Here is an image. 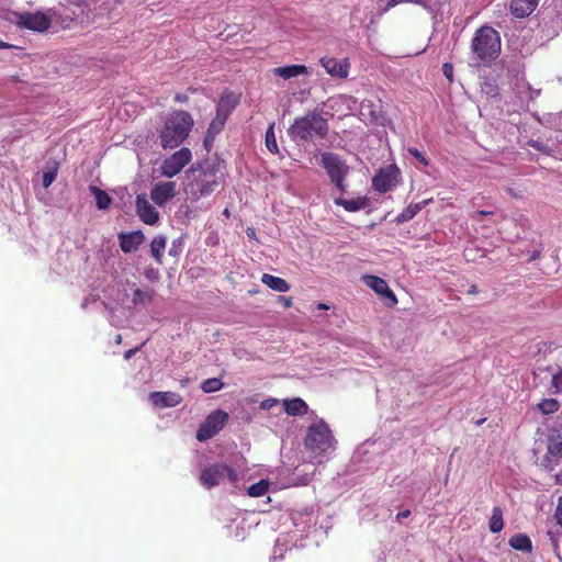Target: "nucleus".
<instances>
[{
  "label": "nucleus",
  "instance_id": "f257e3e1",
  "mask_svg": "<svg viewBox=\"0 0 562 562\" xmlns=\"http://www.w3.org/2000/svg\"><path fill=\"white\" fill-rule=\"evenodd\" d=\"M184 192L190 201H199L212 194L222 183L220 165L205 160L193 164L186 171Z\"/></svg>",
  "mask_w": 562,
  "mask_h": 562
},
{
  "label": "nucleus",
  "instance_id": "f03ea898",
  "mask_svg": "<svg viewBox=\"0 0 562 562\" xmlns=\"http://www.w3.org/2000/svg\"><path fill=\"white\" fill-rule=\"evenodd\" d=\"M329 132V125L317 111H308L305 115L294 120L288 130L290 138L294 142L314 143L324 139Z\"/></svg>",
  "mask_w": 562,
  "mask_h": 562
},
{
  "label": "nucleus",
  "instance_id": "7ed1b4c3",
  "mask_svg": "<svg viewBox=\"0 0 562 562\" xmlns=\"http://www.w3.org/2000/svg\"><path fill=\"white\" fill-rule=\"evenodd\" d=\"M193 127L192 115L184 110L171 112L159 133L160 145L164 149H172L182 144Z\"/></svg>",
  "mask_w": 562,
  "mask_h": 562
},
{
  "label": "nucleus",
  "instance_id": "20e7f679",
  "mask_svg": "<svg viewBox=\"0 0 562 562\" xmlns=\"http://www.w3.org/2000/svg\"><path fill=\"white\" fill-rule=\"evenodd\" d=\"M501 45L499 33L493 27L484 25L475 31L471 48L476 59L484 65H490L499 56Z\"/></svg>",
  "mask_w": 562,
  "mask_h": 562
},
{
  "label": "nucleus",
  "instance_id": "39448f33",
  "mask_svg": "<svg viewBox=\"0 0 562 562\" xmlns=\"http://www.w3.org/2000/svg\"><path fill=\"white\" fill-rule=\"evenodd\" d=\"M336 443L333 431L324 419H319L307 427L304 446L308 451L319 454L325 453L335 449Z\"/></svg>",
  "mask_w": 562,
  "mask_h": 562
},
{
  "label": "nucleus",
  "instance_id": "423d86ee",
  "mask_svg": "<svg viewBox=\"0 0 562 562\" xmlns=\"http://www.w3.org/2000/svg\"><path fill=\"white\" fill-rule=\"evenodd\" d=\"M224 476H227L231 483L237 482V473L224 463H215L204 468L200 474V483L207 490L220 484Z\"/></svg>",
  "mask_w": 562,
  "mask_h": 562
},
{
  "label": "nucleus",
  "instance_id": "0eeeda50",
  "mask_svg": "<svg viewBox=\"0 0 562 562\" xmlns=\"http://www.w3.org/2000/svg\"><path fill=\"white\" fill-rule=\"evenodd\" d=\"M192 160V153L188 147H182L167 157L160 168V175L166 178H173Z\"/></svg>",
  "mask_w": 562,
  "mask_h": 562
},
{
  "label": "nucleus",
  "instance_id": "6e6552de",
  "mask_svg": "<svg viewBox=\"0 0 562 562\" xmlns=\"http://www.w3.org/2000/svg\"><path fill=\"white\" fill-rule=\"evenodd\" d=\"M228 420V414L222 409L213 411L205 420L200 425L196 431L199 441H206L213 438L220 430L224 428Z\"/></svg>",
  "mask_w": 562,
  "mask_h": 562
},
{
  "label": "nucleus",
  "instance_id": "1a4fd4ad",
  "mask_svg": "<svg viewBox=\"0 0 562 562\" xmlns=\"http://www.w3.org/2000/svg\"><path fill=\"white\" fill-rule=\"evenodd\" d=\"M400 169L395 165H390L379 170L372 178V186L374 190L380 193L389 192L398 182Z\"/></svg>",
  "mask_w": 562,
  "mask_h": 562
},
{
  "label": "nucleus",
  "instance_id": "9d476101",
  "mask_svg": "<svg viewBox=\"0 0 562 562\" xmlns=\"http://www.w3.org/2000/svg\"><path fill=\"white\" fill-rule=\"evenodd\" d=\"M16 24L34 32H44L49 29L52 20L41 11L23 12L18 14Z\"/></svg>",
  "mask_w": 562,
  "mask_h": 562
},
{
  "label": "nucleus",
  "instance_id": "9b49d317",
  "mask_svg": "<svg viewBox=\"0 0 562 562\" xmlns=\"http://www.w3.org/2000/svg\"><path fill=\"white\" fill-rule=\"evenodd\" d=\"M322 162L330 180L346 178L349 172V167L337 154L330 151L323 153Z\"/></svg>",
  "mask_w": 562,
  "mask_h": 562
},
{
  "label": "nucleus",
  "instance_id": "f8f14e48",
  "mask_svg": "<svg viewBox=\"0 0 562 562\" xmlns=\"http://www.w3.org/2000/svg\"><path fill=\"white\" fill-rule=\"evenodd\" d=\"M363 283L372 289L376 294L390 301V306L397 304V297L394 292L389 288L386 281L380 277L366 274L362 277Z\"/></svg>",
  "mask_w": 562,
  "mask_h": 562
},
{
  "label": "nucleus",
  "instance_id": "ddd939ff",
  "mask_svg": "<svg viewBox=\"0 0 562 562\" xmlns=\"http://www.w3.org/2000/svg\"><path fill=\"white\" fill-rule=\"evenodd\" d=\"M176 193V183L173 181H160L153 186L150 199L158 206H164L169 200L175 198Z\"/></svg>",
  "mask_w": 562,
  "mask_h": 562
},
{
  "label": "nucleus",
  "instance_id": "4468645a",
  "mask_svg": "<svg viewBox=\"0 0 562 562\" xmlns=\"http://www.w3.org/2000/svg\"><path fill=\"white\" fill-rule=\"evenodd\" d=\"M319 63L331 77L340 79L348 77L350 64L347 58L339 60L335 57L324 56L321 58Z\"/></svg>",
  "mask_w": 562,
  "mask_h": 562
},
{
  "label": "nucleus",
  "instance_id": "2eb2a0df",
  "mask_svg": "<svg viewBox=\"0 0 562 562\" xmlns=\"http://www.w3.org/2000/svg\"><path fill=\"white\" fill-rule=\"evenodd\" d=\"M136 212L139 218L147 225H154L159 220L158 211L148 202L144 194L136 196Z\"/></svg>",
  "mask_w": 562,
  "mask_h": 562
},
{
  "label": "nucleus",
  "instance_id": "dca6fc26",
  "mask_svg": "<svg viewBox=\"0 0 562 562\" xmlns=\"http://www.w3.org/2000/svg\"><path fill=\"white\" fill-rule=\"evenodd\" d=\"M117 237L120 241V248L125 254L137 250L145 240V236L140 231L120 233Z\"/></svg>",
  "mask_w": 562,
  "mask_h": 562
},
{
  "label": "nucleus",
  "instance_id": "f3484780",
  "mask_svg": "<svg viewBox=\"0 0 562 562\" xmlns=\"http://www.w3.org/2000/svg\"><path fill=\"white\" fill-rule=\"evenodd\" d=\"M539 0H510V13L517 19L529 16L538 7Z\"/></svg>",
  "mask_w": 562,
  "mask_h": 562
},
{
  "label": "nucleus",
  "instance_id": "a211bd4d",
  "mask_svg": "<svg viewBox=\"0 0 562 562\" xmlns=\"http://www.w3.org/2000/svg\"><path fill=\"white\" fill-rule=\"evenodd\" d=\"M150 400L154 405L159 407H175L181 403L182 397L175 392H153Z\"/></svg>",
  "mask_w": 562,
  "mask_h": 562
},
{
  "label": "nucleus",
  "instance_id": "6ab92c4d",
  "mask_svg": "<svg viewBox=\"0 0 562 562\" xmlns=\"http://www.w3.org/2000/svg\"><path fill=\"white\" fill-rule=\"evenodd\" d=\"M548 451L553 457L562 458V423L552 429L548 440Z\"/></svg>",
  "mask_w": 562,
  "mask_h": 562
},
{
  "label": "nucleus",
  "instance_id": "aec40b11",
  "mask_svg": "<svg viewBox=\"0 0 562 562\" xmlns=\"http://www.w3.org/2000/svg\"><path fill=\"white\" fill-rule=\"evenodd\" d=\"M283 407L289 416H303L308 412V405L300 397L284 400Z\"/></svg>",
  "mask_w": 562,
  "mask_h": 562
},
{
  "label": "nucleus",
  "instance_id": "412c9836",
  "mask_svg": "<svg viewBox=\"0 0 562 562\" xmlns=\"http://www.w3.org/2000/svg\"><path fill=\"white\" fill-rule=\"evenodd\" d=\"M272 72L273 75L286 80L301 75H307L308 69L305 65H289L283 67H277L272 70Z\"/></svg>",
  "mask_w": 562,
  "mask_h": 562
},
{
  "label": "nucleus",
  "instance_id": "4be33fe9",
  "mask_svg": "<svg viewBox=\"0 0 562 562\" xmlns=\"http://www.w3.org/2000/svg\"><path fill=\"white\" fill-rule=\"evenodd\" d=\"M334 203L338 206H342L347 212H357L364 209L369 204L367 196H359L357 199L346 200L342 198H336Z\"/></svg>",
  "mask_w": 562,
  "mask_h": 562
},
{
  "label": "nucleus",
  "instance_id": "5701e85b",
  "mask_svg": "<svg viewBox=\"0 0 562 562\" xmlns=\"http://www.w3.org/2000/svg\"><path fill=\"white\" fill-rule=\"evenodd\" d=\"M228 117L223 116L222 114H216L215 117L211 121L209 128L206 131L205 137H204V144L207 145L209 143H212L215 138V136L223 131L225 123Z\"/></svg>",
  "mask_w": 562,
  "mask_h": 562
},
{
  "label": "nucleus",
  "instance_id": "b1692460",
  "mask_svg": "<svg viewBox=\"0 0 562 562\" xmlns=\"http://www.w3.org/2000/svg\"><path fill=\"white\" fill-rule=\"evenodd\" d=\"M430 200H424L419 203H411L395 218L396 223L411 221L422 209L429 203Z\"/></svg>",
  "mask_w": 562,
  "mask_h": 562
},
{
  "label": "nucleus",
  "instance_id": "393cba45",
  "mask_svg": "<svg viewBox=\"0 0 562 562\" xmlns=\"http://www.w3.org/2000/svg\"><path fill=\"white\" fill-rule=\"evenodd\" d=\"M263 284L277 292H288L290 290L289 283L280 278L265 273L261 278Z\"/></svg>",
  "mask_w": 562,
  "mask_h": 562
},
{
  "label": "nucleus",
  "instance_id": "a878e982",
  "mask_svg": "<svg viewBox=\"0 0 562 562\" xmlns=\"http://www.w3.org/2000/svg\"><path fill=\"white\" fill-rule=\"evenodd\" d=\"M236 105L237 100L233 94L222 95L216 106V114L228 117Z\"/></svg>",
  "mask_w": 562,
  "mask_h": 562
},
{
  "label": "nucleus",
  "instance_id": "bb28decb",
  "mask_svg": "<svg viewBox=\"0 0 562 562\" xmlns=\"http://www.w3.org/2000/svg\"><path fill=\"white\" fill-rule=\"evenodd\" d=\"M166 248V238L164 236H156L150 243V252L156 262L162 263V251Z\"/></svg>",
  "mask_w": 562,
  "mask_h": 562
},
{
  "label": "nucleus",
  "instance_id": "cd10ccee",
  "mask_svg": "<svg viewBox=\"0 0 562 562\" xmlns=\"http://www.w3.org/2000/svg\"><path fill=\"white\" fill-rule=\"evenodd\" d=\"M90 191L95 198V203L99 210H106L111 205L112 199L105 191L94 186L90 187Z\"/></svg>",
  "mask_w": 562,
  "mask_h": 562
},
{
  "label": "nucleus",
  "instance_id": "c85d7f7f",
  "mask_svg": "<svg viewBox=\"0 0 562 562\" xmlns=\"http://www.w3.org/2000/svg\"><path fill=\"white\" fill-rule=\"evenodd\" d=\"M509 546L512 548H514L515 550H520V551H530L531 547H532L531 540L529 539V537L526 535H522V533L513 536L509 539Z\"/></svg>",
  "mask_w": 562,
  "mask_h": 562
},
{
  "label": "nucleus",
  "instance_id": "c756f323",
  "mask_svg": "<svg viewBox=\"0 0 562 562\" xmlns=\"http://www.w3.org/2000/svg\"><path fill=\"white\" fill-rule=\"evenodd\" d=\"M503 527V512L499 507H494L492 512V517L490 519L488 528L492 532L496 533L502 531Z\"/></svg>",
  "mask_w": 562,
  "mask_h": 562
},
{
  "label": "nucleus",
  "instance_id": "7c9ffc66",
  "mask_svg": "<svg viewBox=\"0 0 562 562\" xmlns=\"http://www.w3.org/2000/svg\"><path fill=\"white\" fill-rule=\"evenodd\" d=\"M265 143H266L267 149L271 154H279V147H278L276 133H274V123H271L268 126V128L266 131Z\"/></svg>",
  "mask_w": 562,
  "mask_h": 562
},
{
  "label": "nucleus",
  "instance_id": "2f4dec72",
  "mask_svg": "<svg viewBox=\"0 0 562 562\" xmlns=\"http://www.w3.org/2000/svg\"><path fill=\"white\" fill-rule=\"evenodd\" d=\"M153 291H143L140 289H136L133 293L132 302L134 305H146L153 301Z\"/></svg>",
  "mask_w": 562,
  "mask_h": 562
},
{
  "label": "nucleus",
  "instance_id": "473e14b6",
  "mask_svg": "<svg viewBox=\"0 0 562 562\" xmlns=\"http://www.w3.org/2000/svg\"><path fill=\"white\" fill-rule=\"evenodd\" d=\"M268 480H260L259 482L254 483L248 487L247 494L251 497H260L268 492Z\"/></svg>",
  "mask_w": 562,
  "mask_h": 562
},
{
  "label": "nucleus",
  "instance_id": "72a5a7b5",
  "mask_svg": "<svg viewBox=\"0 0 562 562\" xmlns=\"http://www.w3.org/2000/svg\"><path fill=\"white\" fill-rule=\"evenodd\" d=\"M538 408L546 415L553 414L559 411L560 403L555 398H544L538 404Z\"/></svg>",
  "mask_w": 562,
  "mask_h": 562
},
{
  "label": "nucleus",
  "instance_id": "f704fd0d",
  "mask_svg": "<svg viewBox=\"0 0 562 562\" xmlns=\"http://www.w3.org/2000/svg\"><path fill=\"white\" fill-rule=\"evenodd\" d=\"M224 386L221 379L210 378L203 381L201 389L204 393H213L220 391Z\"/></svg>",
  "mask_w": 562,
  "mask_h": 562
},
{
  "label": "nucleus",
  "instance_id": "c9c22d12",
  "mask_svg": "<svg viewBox=\"0 0 562 562\" xmlns=\"http://www.w3.org/2000/svg\"><path fill=\"white\" fill-rule=\"evenodd\" d=\"M407 153L411 156H413L415 159H417L424 166H428L429 165V160L416 147H408L407 148Z\"/></svg>",
  "mask_w": 562,
  "mask_h": 562
},
{
  "label": "nucleus",
  "instance_id": "e433bc0d",
  "mask_svg": "<svg viewBox=\"0 0 562 562\" xmlns=\"http://www.w3.org/2000/svg\"><path fill=\"white\" fill-rule=\"evenodd\" d=\"M57 170H48L43 175V186L44 188H48L56 179Z\"/></svg>",
  "mask_w": 562,
  "mask_h": 562
},
{
  "label": "nucleus",
  "instance_id": "4c0bfd02",
  "mask_svg": "<svg viewBox=\"0 0 562 562\" xmlns=\"http://www.w3.org/2000/svg\"><path fill=\"white\" fill-rule=\"evenodd\" d=\"M552 385L558 392H562V369L552 376Z\"/></svg>",
  "mask_w": 562,
  "mask_h": 562
},
{
  "label": "nucleus",
  "instance_id": "58836bf2",
  "mask_svg": "<svg viewBox=\"0 0 562 562\" xmlns=\"http://www.w3.org/2000/svg\"><path fill=\"white\" fill-rule=\"evenodd\" d=\"M442 74L450 81H453V66L451 63H445L442 65Z\"/></svg>",
  "mask_w": 562,
  "mask_h": 562
},
{
  "label": "nucleus",
  "instance_id": "ea45409f",
  "mask_svg": "<svg viewBox=\"0 0 562 562\" xmlns=\"http://www.w3.org/2000/svg\"><path fill=\"white\" fill-rule=\"evenodd\" d=\"M405 2L419 4V5H426V0H390V7H396V5H398L401 3H405Z\"/></svg>",
  "mask_w": 562,
  "mask_h": 562
},
{
  "label": "nucleus",
  "instance_id": "a19ab883",
  "mask_svg": "<svg viewBox=\"0 0 562 562\" xmlns=\"http://www.w3.org/2000/svg\"><path fill=\"white\" fill-rule=\"evenodd\" d=\"M278 404V400L277 398H268V400H263L261 403H260V408L261 409H265V411H268L270 408H272L274 405Z\"/></svg>",
  "mask_w": 562,
  "mask_h": 562
},
{
  "label": "nucleus",
  "instance_id": "79ce46f5",
  "mask_svg": "<svg viewBox=\"0 0 562 562\" xmlns=\"http://www.w3.org/2000/svg\"><path fill=\"white\" fill-rule=\"evenodd\" d=\"M554 516L558 524L562 526V496L558 501V506Z\"/></svg>",
  "mask_w": 562,
  "mask_h": 562
},
{
  "label": "nucleus",
  "instance_id": "37998d69",
  "mask_svg": "<svg viewBox=\"0 0 562 562\" xmlns=\"http://www.w3.org/2000/svg\"><path fill=\"white\" fill-rule=\"evenodd\" d=\"M345 178H338V179H335V180H331V182L335 184V187L340 191V192H344L346 190V187H345Z\"/></svg>",
  "mask_w": 562,
  "mask_h": 562
},
{
  "label": "nucleus",
  "instance_id": "c03bdc74",
  "mask_svg": "<svg viewBox=\"0 0 562 562\" xmlns=\"http://www.w3.org/2000/svg\"><path fill=\"white\" fill-rule=\"evenodd\" d=\"M140 350V347L132 348L124 353V359L128 360L131 359L136 352Z\"/></svg>",
  "mask_w": 562,
  "mask_h": 562
},
{
  "label": "nucleus",
  "instance_id": "a18cd8bd",
  "mask_svg": "<svg viewBox=\"0 0 562 562\" xmlns=\"http://www.w3.org/2000/svg\"><path fill=\"white\" fill-rule=\"evenodd\" d=\"M279 301L283 303V306L289 308L292 306V297L279 296Z\"/></svg>",
  "mask_w": 562,
  "mask_h": 562
},
{
  "label": "nucleus",
  "instance_id": "49530a36",
  "mask_svg": "<svg viewBox=\"0 0 562 562\" xmlns=\"http://www.w3.org/2000/svg\"><path fill=\"white\" fill-rule=\"evenodd\" d=\"M493 214H494V212H493V211L480 210V211H477V212H476L472 217H473L474 220H476V218H477V216H488V215H493Z\"/></svg>",
  "mask_w": 562,
  "mask_h": 562
},
{
  "label": "nucleus",
  "instance_id": "de8ad7c7",
  "mask_svg": "<svg viewBox=\"0 0 562 562\" xmlns=\"http://www.w3.org/2000/svg\"><path fill=\"white\" fill-rule=\"evenodd\" d=\"M411 515V510L409 509H405V510H402L397 515H396V520H402L404 518H407L408 516Z\"/></svg>",
  "mask_w": 562,
  "mask_h": 562
},
{
  "label": "nucleus",
  "instance_id": "09e8293b",
  "mask_svg": "<svg viewBox=\"0 0 562 562\" xmlns=\"http://www.w3.org/2000/svg\"><path fill=\"white\" fill-rule=\"evenodd\" d=\"M175 101L179 102V103H183V102L188 101V97L186 94H182V93H177L175 95Z\"/></svg>",
  "mask_w": 562,
  "mask_h": 562
},
{
  "label": "nucleus",
  "instance_id": "8fccbe9b",
  "mask_svg": "<svg viewBox=\"0 0 562 562\" xmlns=\"http://www.w3.org/2000/svg\"><path fill=\"white\" fill-rule=\"evenodd\" d=\"M393 7H390V1L386 3V5L384 8H382L379 12V15H383L384 13H386L389 10H391Z\"/></svg>",
  "mask_w": 562,
  "mask_h": 562
},
{
  "label": "nucleus",
  "instance_id": "3c124183",
  "mask_svg": "<svg viewBox=\"0 0 562 562\" xmlns=\"http://www.w3.org/2000/svg\"><path fill=\"white\" fill-rule=\"evenodd\" d=\"M68 3L80 8L83 3V0H68Z\"/></svg>",
  "mask_w": 562,
  "mask_h": 562
},
{
  "label": "nucleus",
  "instance_id": "603ef678",
  "mask_svg": "<svg viewBox=\"0 0 562 562\" xmlns=\"http://www.w3.org/2000/svg\"><path fill=\"white\" fill-rule=\"evenodd\" d=\"M12 46L5 42H2L0 41V49H8V48H11Z\"/></svg>",
  "mask_w": 562,
  "mask_h": 562
},
{
  "label": "nucleus",
  "instance_id": "864d4df0",
  "mask_svg": "<svg viewBox=\"0 0 562 562\" xmlns=\"http://www.w3.org/2000/svg\"><path fill=\"white\" fill-rule=\"evenodd\" d=\"M317 310H329V306L325 303H318L316 306Z\"/></svg>",
  "mask_w": 562,
  "mask_h": 562
},
{
  "label": "nucleus",
  "instance_id": "5fc2aeb1",
  "mask_svg": "<svg viewBox=\"0 0 562 562\" xmlns=\"http://www.w3.org/2000/svg\"><path fill=\"white\" fill-rule=\"evenodd\" d=\"M555 482H557L558 484H562V472H561V473H559V474L555 476Z\"/></svg>",
  "mask_w": 562,
  "mask_h": 562
},
{
  "label": "nucleus",
  "instance_id": "6e6d98bb",
  "mask_svg": "<svg viewBox=\"0 0 562 562\" xmlns=\"http://www.w3.org/2000/svg\"><path fill=\"white\" fill-rule=\"evenodd\" d=\"M540 256V252L539 251H535L531 257H530V260H536L537 258H539Z\"/></svg>",
  "mask_w": 562,
  "mask_h": 562
},
{
  "label": "nucleus",
  "instance_id": "4d7b16f0",
  "mask_svg": "<svg viewBox=\"0 0 562 562\" xmlns=\"http://www.w3.org/2000/svg\"><path fill=\"white\" fill-rule=\"evenodd\" d=\"M469 293L471 294H476L477 293V289L475 285H472L471 289L469 290Z\"/></svg>",
  "mask_w": 562,
  "mask_h": 562
},
{
  "label": "nucleus",
  "instance_id": "13d9d810",
  "mask_svg": "<svg viewBox=\"0 0 562 562\" xmlns=\"http://www.w3.org/2000/svg\"><path fill=\"white\" fill-rule=\"evenodd\" d=\"M115 342L119 345L122 342V336L121 335H116L115 337Z\"/></svg>",
  "mask_w": 562,
  "mask_h": 562
},
{
  "label": "nucleus",
  "instance_id": "bf43d9fd",
  "mask_svg": "<svg viewBox=\"0 0 562 562\" xmlns=\"http://www.w3.org/2000/svg\"><path fill=\"white\" fill-rule=\"evenodd\" d=\"M486 419L485 418H481L476 422V425L477 426H481Z\"/></svg>",
  "mask_w": 562,
  "mask_h": 562
},
{
  "label": "nucleus",
  "instance_id": "052dcab7",
  "mask_svg": "<svg viewBox=\"0 0 562 562\" xmlns=\"http://www.w3.org/2000/svg\"><path fill=\"white\" fill-rule=\"evenodd\" d=\"M169 255H171V256H176V255H177L176 249L171 248V249L169 250Z\"/></svg>",
  "mask_w": 562,
  "mask_h": 562
},
{
  "label": "nucleus",
  "instance_id": "680f3d73",
  "mask_svg": "<svg viewBox=\"0 0 562 562\" xmlns=\"http://www.w3.org/2000/svg\"><path fill=\"white\" fill-rule=\"evenodd\" d=\"M150 276H153L151 270H150V271H146V277H147V278H150Z\"/></svg>",
  "mask_w": 562,
  "mask_h": 562
},
{
  "label": "nucleus",
  "instance_id": "e2e57ef3",
  "mask_svg": "<svg viewBox=\"0 0 562 562\" xmlns=\"http://www.w3.org/2000/svg\"><path fill=\"white\" fill-rule=\"evenodd\" d=\"M150 276H153L151 270H150V271H146V277H147V278H150Z\"/></svg>",
  "mask_w": 562,
  "mask_h": 562
},
{
  "label": "nucleus",
  "instance_id": "0e129e2a",
  "mask_svg": "<svg viewBox=\"0 0 562 562\" xmlns=\"http://www.w3.org/2000/svg\"><path fill=\"white\" fill-rule=\"evenodd\" d=\"M250 235H254V231L250 233L249 232L247 233V236H250Z\"/></svg>",
  "mask_w": 562,
  "mask_h": 562
},
{
  "label": "nucleus",
  "instance_id": "69168bd1",
  "mask_svg": "<svg viewBox=\"0 0 562 562\" xmlns=\"http://www.w3.org/2000/svg\"><path fill=\"white\" fill-rule=\"evenodd\" d=\"M250 235H254V231L250 233L249 232L247 233V236H250Z\"/></svg>",
  "mask_w": 562,
  "mask_h": 562
},
{
  "label": "nucleus",
  "instance_id": "338daca9",
  "mask_svg": "<svg viewBox=\"0 0 562 562\" xmlns=\"http://www.w3.org/2000/svg\"><path fill=\"white\" fill-rule=\"evenodd\" d=\"M116 2H121L122 0H115Z\"/></svg>",
  "mask_w": 562,
  "mask_h": 562
}]
</instances>
